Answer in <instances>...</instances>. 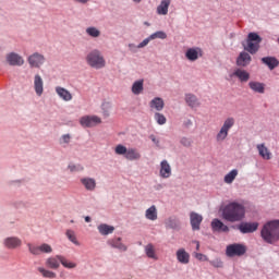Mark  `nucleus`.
I'll list each match as a JSON object with an SVG mask.
<instances>
[{
	"mask_svg": "<svg viewBox=\"0 0 279 279\" xmlns=\"http://www.w3.org/2000/svg\"><path fill=\"white\" fill-rule=\"evenodd\" d=\"M221 217L229 223H239L245 219V205L239 202H229L220 207Z\"/></svg>",
	"mask_w": 279,
	"mask_h": 279,
	"instance_id": "f257e3e1",
	"label": "nucleus"
},
{
	"mask_svg": "<svg viewBox=\"0 0 279 279\" xmlns=\"http://www.w3.org/2000/svg\"><path fill=\"white\" fill-rule=\"evenodd\" d=\"M262 239L274 245V243H278L279 241V220H271L264 225L260 231Z\"/></svg>",
	"mask_w": 279,
	"mask_h": 279,
	"instance_id": "f03ea898",
	"label": "nucleus"
},
{
	"mask_svg": "<svg viewBox=\"0 0 279 279\" xmlns=\"http://www.w3.org/2000/svg\"><path fill=\"white\" fill-rule=\"evenodd\" d=\"M86 62L89 66H92V69H104V66H106V59L98 49L92 50L86 56Z\"/></svg>",
	"mask_w": 279,
	"mask_h": 279,
	"instance_id": "7ed1b4c3",
	"label": "nucleus"
},
{
	"mask_svg": "<svg viewBox=\"0 0 279 279\" xmlns=\"http://www.w3.org/2000/svg\"><path fill=\"white\" fill-rule=\"evenodd\" d=\"M234 118H227L216 135L217 143H223L228 138V134L232 128H234Z\"/></svg>",
	"mask_w": 279,
	"mask_h": 279,
	"instance_id": "20e7f679",
	"label": "nucleus"
},
{
	"mask_svg": "<svg viewBox=\"0 0 279 279\" xmlns=\"http://www.w3.org/2000/svg\"><path fill=\"white\" fill-rule=\"evenodd\" d=\"M247 252V246L244 244H230L226 248V255L229 256V258H234V256H244V254Z\"/></svg>",
	"mask_w": 279,
	"mask_h": 279,
	"instance_id": "39448f33",
	"label": "nucleus"
},
{
	"mask_svg": "<svg viewBox=\"0 0 279 279\" xmlns=\"http://www.w3.org/2000/svg\"><path fill=\"white\" fill-rule=\"evenodd\" d=\"M27 247H28V251L34 256H40V254H51V252H53V248L51 247V245H49L47 243H44L39 246L28 243Z\"/></svg>",
	"mask_w": 279,
	"mask_h": 279,
	"instance_id": "423d86ee",
	"label": "nucleus"
},
{
	"mask_svg": "<svg viewBox=\"0 0 279 279\" xmlns=\"http://www.w3.org/2000/svg\"><path fill=\"white\" fill-rule=\"evenodd\" d=\"M27 62L32 69H40L45 64V56L35 52L28 57Z\"/></svg>",
	"mask_w": 279,
	"mask_h": 279,
	"instance_id": "0eeeda50",
	"label": "nucleus"
},
{
	"mask_svg": "<svg viewBox=\"0 0 279 279\" xmlns=\"http://www.w3.org/2000/svg\"><path fill=\"white\" fill-rule=\"evenodd\" d=\"M80 123L83 128H95L101 123V118L97 116H85L80 119Z\"/></svg>",
	"mask_w": 279,
	"mask_h": 279,
	"instance_id": "6e6552de",
	"label": "nucleus"
},
{
	"mask_svg": "<svg viewBox=\"0 0 279 279\" xmlns=\"http://www.w3.org/2000/svg\"><path fill=\"white\" fill-rule=\"evenodd\" d=\"M238 230L242 234H252L253 232H256V230H258V222H241L238 226Z\"/></svg>",
	"mask_w": 279,
	"mask_h": 279,
	"instance_id": "1a4fd4ad",
	"label": "nucleus"
},
{
	"mask_svg": "<svg viewBox=\"0 0 279 279\" xmlns=\"http://www.w3.org/2000/svg\"><path fill=\"white\" fill-rule=\"evenodd\" d=\"M7 62L10 66H23L25 64V60L16 52H10L7 54Z\"/></svg>",
	"mask_w": 279,
	"mask_h": 279,
	"instance_id": "9d476101",
	"label": "nucleus"
},
{
	"mask_svg": "<svg viewBox=\"0 0 279 279\" xmlns=\"http://www.w3.org/2000/svg\"><path fill=\"white\" fill-rule=\"evenodd\" d=\"M202 221H204V217H202V215L192 211L190 214V223L192 227V230H199V227L202 226Z\"/></svg>",
	"mask_w": 279,
	"mask_h": 279,
	"instance_id": "9b49d317",
	"label": "nucleus"
},
{
	"mask_svg": "<svg viewBox=\"0 0 279 279\" xmlns=\"http://www.w3.org/2000/svg\"><path fill=\"white\" fill-rule=\"evenodd\" d=\"M34 88L35 93L38 97H43V93H45V83L43 81V76L36 74L34 77Z\"/></svg>",
	"mask_w": 279,
	"mask_h": 279,
	"instance_id": "f8f14e48",
	"label": "nucleus"
},
{
	"mask_svg": "<svg viewBox=\"0 0 279 279\" xmlns=\"http://www.w3.org/2000/svg\"><path fill=\"white\" fill-rule=\"evenodd\" d=\"M211 230L213 232H230V227L223 223L220 219L215 218L211 221Z\"/></svg>",
	"mask_w": 279,
	"mask_h": 279,
	"instance_id": "ddd939ff",
	"label": "nucleus"
},
{
	"mask_svg": "<svg viewBox=\"0 0 279 279\" xmlns=\"http://www.w3.org/2000/svg\"><path fill=\"white\" fill-rule=\"evenodd\" d=\"M202 56V48H190L185 52V58H187L190 62H195V60H198Z\"/></svg>",
	"mask_w": 279,
	"mask_h": 279,
	"instance_id": "4468645a",
	"label": "nucleus"
},
{
	"mask_svg": "<svg viewBox=\"0 0 279 279\" xmlns=\"http://www.w3.org/2000/svg\"><path fill=\"white\" fill-rule=\"evenodd\" d=\"M21 245H23V242L16 236L7 238L4 240V247L8 250H16V247H21Z\"/></svg>",
	"mask_w": 279,
	"mask_h": 279,
	"instance_id": "2eb2a0df",
	"label": "nucleus"
},
{
	"mask_svg": "<svg viewBox=\"0 0 279 279\" xmlns=\"http://www.w3.org/2000/svg\"><path fill=\"white\" fill-rule=\"evenodd\" d=\"M177 260L181 263V265H189V263H191V254L184 248H179L177 251Z\"/></svg>",
	"mask_w": 279,
	"mask_h": 279,
	"instance_id": "dca6fc26",
	"label": "nucleus"
},
{
	"mask_svg": "<svg viewBox=\"0 0 279 279\" xmlns=\"http://www.w3.org/2000/svg\"><path fill=\"white\" fill-rule=\"evenodd\" d=\"M159 175L163 179L171 178V165H169V161L162 160L160 162Z\"/></svg>",
	"mask_w": 279,
	"mask_h": 279,
	"instance_id": "f3484780",
	"label": "nucleus"
},
{
	"mask_svg": "<svg viewBox=\"0 0 279 279\" xmlns=\"http://www.w3.org/2000/svg\"><path fill=\"white\" fill-rule=\"evenodd\" d=\"M256 149L263 160H271V150L265 144H257Z\"/></svg>",
	"mask_w": 279,
	"mask_h": 279,
	"instance_id": "a211bd4d",
	"label": "nucleus"
},
{
	"mask_svg": "<svg viewBox=\"0 0 279 279\" xmlns=\"http://www.w3.org/2000/svg\"><path fill=\"white\" fill-rule=\"evenodd\" d=\"M108 245L114 247L116 250H120V252H128V246L121 243V238H113L108 240Z\"/></svg>",
	"mask_w": 279,
	"mask_h": 279,
	"instance_id": "6ab92c4d",
	"label": "nucleus"
},
{
	"mask_svg": "<svg viewBox=\"0 0 279 279\" xmlns=\"http://www.w3.org/2000/svg\"><path fill=\"white\" fill-rule=\"evenodd\" d=\"M250 62H252V56L245 51L241 52L236 59L238 66H247Z\"/></svg>",
	"mask_w": 279,
	"mask_h": 279,
	"instance_id": "aec40b11",
	"label": "nucleus"
},
{
	"mask_svg": "<svg viewBox=\"0 0 279 279\" xmlns=\"http://www.w3.org/2000/svg\"><path fill=\"white\" fill-rule=\"evenodd\" d=\"M248 87L253 93H258L259 95H265V83H260L258 81H251L248 83Z\"/></svg>",
	"mask_w": 279,
	"mask_h": 279,
	"instance_id": "412c9836",
	"label": "nucleus"
},
{
	"mask_svg": "<svg viewBox=\"0 0 279 279\" xmlns=\"http://www.w3.org/2000/svg\"><path fill=\"white\" fill-rule=\"evenodd\" d=\"M56 93L61 99H63V101H71V99H73V95L71 94V92H69L64 87H56Z\"/></svg>",
	"mask_w": 279,
	"mask_h": 279,
	"instance_id": "4be33fe9",
	"label": "nucleus"
},
{
	"mask_svg": "<svg viewBox=\"0 0 279 279\" xmlns=\"http://www.w3.org/2000/svg\"><path fill=\"white\" fill-rule=\"evenodd\" d=\"M169 5H171V0H162L157 7V14L167 16L169 14Z\"/></svg>",
	"mask_w": 279,
	"mask_h": 279,
	"instance_id": "5701e85b",
	"label": "nucleus"
},
{
	"mask_svg": "<svg viewBox=\"0 0 279 279\" xmlns=\"http://www.w3.org/2000/svg\"><path fill=\"white\" fill-rule=\"evenodd\" d=\"M263 64H266L270 71H274V69L278 68L279 61L276 59V57H264L262 58Z\"/></svg>",
	"mask_w": 279,
	"mask_h": 279,
	"instance_id": "b1692460",
	"label": "nucleus"
},
{
	"mask_svg": "<svg viewBox=\"0 0 279 279\" xmlns=\"http://www.w3.org/2000/svg\"><path fill=\"white\" fill-rule=\"evenodd\" d=\"M149 106L151 110H156L157 112H160L165 108V100L160 97L154 98L150 102Z\"/></svg>",
	"mask_w": 279,
	"mask_h": 279,
	"instance_id": "393cba45",
	"label": "nucleus"
},
{
	"mask_svg": "<svg viewBox=\"0 0 279 279\" xmlns=\"http://www.w3.org/2000/svg\"><path fill=\"white\" fill-rule=\"evenodd\" d=\"M81 183L86 189V191H95L97 187V181L93 178H83L81 179Z\"/></svg>",
	"mask_w": 279,
	"mask_h": 279,
	"instance_id": "a878e982",
	"label": "nucleus"
},
{
	"mask_svg": "<svg viewBox=\"0 0 279 279\" xmlns=\"http://www.w3.org/2000/svg\"><path fill=\"white\" fill-rule=\"evenodd\" d=\"M185 102L190 108H198L199 106V100L197 99L196 95L193 94H186L185 95Z\"/></svg>",
	"mask_w": 279,
	"mask_h": 279,
	"instance_id": "bb28decb",
	"label": "nucleus"
},
{
	"mask_svg": "<svg viewBox=\"0 0 279 279\" xmlns=\"http://www.w3.org/2000/svg\"><path fill=\"white\" fill-rule=\"evenodd\" d=\"M126 160H141V153H138L135 148L126 149V154L124 155Z\"/></svg>",
	"mask_w": 279,
	"mask_h": 279,
	"instance_id": "cd10ccee",
	"label": "nucleus"
},
{
	"mask_svg": "<svg viewBox=\"0 0 279 279\" xmlns=\"http://www.w3.org/2000/svg\"><path fill=\"white\" fill-rule=\"evenodd\" d=\"M145 254L148 258H151L153 260H158V255L156 254V246H154V244L149 243L145 246Z\"/></svg>",
	"mask_w": 279,
	"mask_h": 279,
	"instance_id": "c85d7f7f",
	"label": "nucleus"
},
{
	"mask_svg": "<svg viewBox=\"0 0 279 279\" xmlns=\"http://www.w3.org/2000/svg\"><path fill=\"white\" fill-rule=\"evenodd\" d=\"M234 77H238L240 82H250V74L245 70L236 69L233 72Z\"/></svg>",
	"mask_w": 279,
	"mask_h": 279,
	"instance_id": "c756f323",
	"label": "nucleus"
},
{
	"mask_svg": "<svg viewBox=\"0 0 279 279\" xmlns=\"http://www.w3.org/2000/svg\"><path fill=\"white\" fill-rule=\"evenodd\" d=\"M245 51H248V53H257L258 49H260V44L255 41H246V46H244Z\"/></svg>",
	"mask_w": 279,
	"mask_h": 279,
	"instance_id": "7c9ffc66",
	"label": "nucleus"
},
{
	"mask_svg": "<svg viewBox=\"0 0 279 279\" xmlns=\"http://www.w3.org/2000/svg\"><path fill=\"white\" fill-rule=\"evenodd\" d=\"M98 232L102 234V236H107V234H112V232H114V227L107 223H102L98 226Z\"/></svg>",
	"mask_w": 279,
	"mask_h": 279,
	"instance_id": "2f4dec72",
	"label": "nucleus"
},
{
	"mask_svg": "<svg viewBox=\"0 0 279 279\" xmlns=\"http://www.w3.org/2000/svg\"><path fill=\"white\" fill-rule=\"evenodd\" d=\"M145 217L149 219V221H156V219H158V210L154 205L146 210Z\"/></svg>",
	"mask_w": 279,
	"mask_h": 279,
	"instance_id": "473e14b6",
	"label": "nucleus"
},
{
	"mask_svg": "<svg viewBox=\"0 0 279 279\" xmlns=\"http://www.w3.org/2000/svg\"><path fill=\"white\" fill-rule=\"evenodd\" d=\"M46 267L49 269H58V267H60V258H58V255L56 257H49L46 260Z\"/></svg>",
	"mask_w": 279,
	"mask_h": 279,
	"instance_id": "72a5a7b5",
	"label": "nucleus"
},
{
	"mask_svg": "<svg viewBox=\"0 0 279 279\" xmlns=\"http://www.w3.org/2000/svg\"><path fill=\"white\" fill-rule=\"evenodd\" d=\"M236 175H239V170H231L228 174L225 175V183L232 184L234 180H236Z\"/></svg>",
	"mask_w": 279,
	"mask_h": 279,
	"instance_id": "f704fd0d",
	"label": "nucleus"
},
{
	"mask_svg": "<svg viewBox=\"0 0 279 279\" xmlns=\"http://www.w3.org/2000/svg\"><path fill=\"white\" fill-rule=\"evenodd\" d=\"M132 93L133 95H141L143 93V80L133 83Z\"/></svg>",
	"mask_w": 279,
	"mask_h": 279,
	"instance_id": "c9c22d12",
	"label": "nucleus"
},
{
	"mask_svg": "<svg viewBox=\"0 0 279 279\" xmlns=\"http://www.w3.org/2000/svg\"><path fill=\"white\" fill-rule=\"evenodd\" d=\"M86 34L90 36L92 38H99L101 36V32L97 29V27H87Z\"/></svg>",
	"mask_w": 279,
	"mask_h": 279,
	"instance_id": "e433bc0d",
	"label": "nucleus"
},
{
	"mask_svg": "<svg viewBox=\"0 0 279 279\" xmlns=\"http://www.w3.org/2000/svg\"><path fill=\"white\" fill-rule=\"evenodd\" d=\"M58 258L61 265H63V267L66 269H74V267H76L75 263L66 260V258H64L62 255H58Z\"/></svg>",
	"mask_w": 279,
	"mask_h": 279,
	"instance_id": "4c0bfd02",
	"label": "nucleus"
},
{
	"mask_svg": "<svg viewBox=\"0 0 279 279\" xmlns=\"http://www.w3.org/2000/svg\"><path fill=\"white\" fill-rule=\"evenodd\" d=\"M167 228H171L172 230H175V228H180V220L178 218H169L166 221Z\"/></svg>",
	"mask_w": 279,
	"mask_h": 279,
	"instance_id": "58836bf2",
	"label": "nucleus"
},
{
	"mask_svg": "<svg viewBox=\"0 0 279 279\" xmlns=\"http://www.w3.org/2000/svg\"><path fill=\"white\" fill-rule=\"evenodd\" d=\"M38 271L41 274V276H43L44 278H50V279L56 278V272L50 271V270H47V269H45V268H43V267H39V268H38Z\"/></svg>",
	"mask_w": 279,
	"mask_h": 279,
	"instance_id": "ea45409f",
	"label": "nucleus"
},
{
	"mask_svg": "<svg viewBox=\"0 0 279 279\" xmlns=\"http://www.w3.org/2000/svg\"><path fill=\"white\" fill-rule=\"evenodd\" d=\"M101 110H102L104 117H110V110H112V104L104 102L101 105Z\"/></svg>",
	"mask_w": 279,
	"mask_h": 279,
	"instance_id": "a19ab883",
	"label": "nucleus"
},
{
	"mask_svg": "<svg viewBox=\"0 0 279 279\" xmlns=\"http://www.w3.org/2000/svg\"><path fill=\"white\" fill-rule=\"evenodd\" d=\"M155 121L158 123V125H165V123H167V117L160 112H156Z\"/></svg>",
	"mask_w": 279,
	"mask_h": 279,
	"instance_id": "79ce46f5",
	"label": "nucleus"
},
{
	"mask_svg": "<svg viewBox=\"0 0 279 279\" xmlns=\"http://www.w3.org/2000/svg\"><path fill=\"white\" fill-rule=\"evenodd\" d=\"M65 234L71 243H74V245H80V242H77V238L75 236V231L68 230Z\"/></svg>",
	"mask_w": 279,
	"mask_h": 279,
	"instance_id": "37998d69",
	"label": "nucleus"
},
{
	"mask_svg": "<svg viewBox=\"0 0 279 279\" xmlns=\"http://www.w3.org/2000/svg\"><path fill=\"white\" fill-rule=\"evenodd\" d=\"M114 153L118 156H125V154H128V147H125L124 145H117L114 148Z\"/></svg>",
	"mask_w": 279,
	"mask_h": 279,
	"instance_id": "c03bdc74",
	"label": "nucleus"
},
{
	"mask_svg": "<svg viewBox=\"0 0 279 279\" xmlns=\"http://www.w3.org/2000/svg\"><path fill=\"white\" fill-rule=\"evenodd\" d=\"M151 40H156V38H159L160 40H165L167 38V33L162 31H158L150 35Z\"/></svg>",
	"mask_w": 279,
	"mask_h": 279,
	"instance_id": "a18cd8bd",
	"label": "nucleus"
},
{
	"mask_svg": "<svg viewBox=\"0 0 279 279\" xmlns=\"http://www.w3.org/2000/svg\"><path fill=\"white\" fill-rule=\"evenodd\" d=\"M260 40L262 39H260V36H258V34L250 33L246 41L260 44Z\"/></svg>",
	"mask_w": 279,
	"mask_h": 279,
	"instance_id": "49530a36",
	"label": "nucleus"
},
{
	"mask_svg": "<svg viewBox=\"0 0 279 279\" xmlns=\"http://www.w3.org/2000/svg\"><path fill=\"white\" fill-rule=\"evenodd\" d=\"M70 171L73 173L75 171H84V167L82 165H69Z\"/></svg>",
	"mask_w": 279,
	"mask_h": 279,
	"instance_id": "de8ad7c7",
	"label": "nucleus"
},
{
	"mask_svg": "<svg viewBox=\"0 0 279 279\" xmlns=\"http://www.w3.org/2000/svg\"><path fill=\"white\" fill-rule=\"evenodd\" d=\"M209 264H210L213 267H216L217 269L223 267V262H221L219 258L214 259V260H210Z\"/></svg>",
	"mask_w": 279,
	"mask_h": 279,
	"instance_id": "09e8293b",
	"label": "nucleus"
},
{
	"mask_svg": "<svg viewBox=\"0 0 279 279\" xmlns=\"http://www.w3.org/2000/svg\"><path fill=\"white\" fill-rule=\"evenodd\" d=\"M151 40V36L144 39L142 43L137 45V49H143V47H147Z\"/></svg>",
	"mask_w": 279,
	"mask_h": 279,
	"instance_id": "8fccbe9b",
	"label": "nucleus"
},
{
	"mask_svg": "<svg viewBox=\"0 0 279 279\" xmlns=\"http://www.w3.org/2000/svg\"><path fill=\"white\" fill-rule=\"evenodd\" d=\"M60 143H61V144H62V143H65V144L71 143V135H70V134L62 135Z\"/></svg>",
	"mask_w": 279,
	"mask_h": 279,
	"instance_id": "3c124183",
	"label": "nucleus"
},
{
	"mask_svg": "<svg viewBox=\"0 0 279 279\" xmlns=\"http://www.w3.org/2000/svg\"><path fill=\"white\" fill-rule=\"evenodd\" d=\"M181 145H183L184 147H191V140H189L186 137H182Z\"/></svg>",
	"mask_w": 279,
	"mask_h": 279,
	"instance_id": "603ef678",
	"label": "nucleus"
},
{
	"mask_svg": "<svg viewBox=\"0 0 279 279\" xmlns=\"http://www.w3.org/2000/svg\"><path fill=\"white\" fill-rule=\"evenodd\" d=\"M195 258H197V260H208V257L202 253H196Z\"/></svg>",
	"mask_w": 279,
	"mask_h": 279,
	"instance_id": "864d4df0",
	"label": "nucleus"
},
{
	"mask_svg": "<svg viewBox=\"0 0 279 279\" xmlns=\"http://www.w3.org/2000/svg\"><path fill=\"white\" fill-rule=\"evenodd\" d=\"M76 1L77 3H88L89 0H74Z\"/></svg>",
	"mask_w": 279,
	"mask_h": 279,
	"instance_id": "5fc2aeb1",
	"label": "nucleus"
},
{
	"mask_svg": "<svg viewBox=\"0 0 279 279\" xmlns=\"http://www.w3.org/2000/svg\"><path fill=\"white\" fill-rule=\"evenodd\" d=\"M150 138H151L153 143L158 144V141L156 140V136L151 135Z\"/></svg>",
	"mask_w": 279,
	"mask_h": 279,
	"instance_id": "6e6d98bb",
	"label": "nucleus"
},
{
	"mask_svg": "<svg viewBox=\"0 0 279 279\" xmlns=\"http://www.w3.org/2000/svg\"><path fill=\"white\" fill-rule=\"evenodd\" d=\"M85 221L86 223H90V217L89 216L85 217Z\"/></svg>",
	"mask_w": 279,
	"mask_h": 279,
	"instance_id": "4d7b16f0",
	"label": "nucleus"
},
{
	"mask_svg": "<svg viewBox=\"0 0 279 279\" xmlns=\"http://www.w3.org/2000/svg\"><path fill=\"white\" fill-rule=\"evenodd\" d=\"M136 46H134V44H130L129 45V49H134Z\"/></svg>",
	"mask_w": 279,
	"mask_h": 279,
	"instance_id": "13d9d810",
	"label": "nucleus"
},
{
	"mask_svg": "<svg viewBox=\"0 0 279 279\" xmlns=\"http://www.w3.org/2000/svg\"><path fill=\"white\" fill-rule=\"evenodd\" d=\"M196 250H199V242H196Z\"/></svg>",
	"mask_w": 279,
	"mask_h": 279,
	"instance_id": "bf43d9fd",
	"label": "nucleus"
},
{
	"mask_svg": "<svg viewBox=\"0 0 279 279\" xmlns=\"http://www.w3.org/2000/svg\"><path fill=\"white\" fill-rule=\"evenodd\" d=\"M134 3H141V0H133Z\"/></svg>",
	"mask_w": 279,
	"mask_h": 279,
	"instance_id": "052dcab7",
	"label": "nucleus"
}]
</instances>
